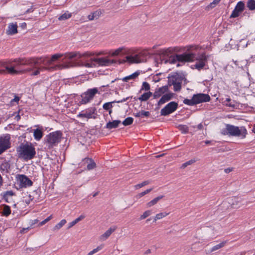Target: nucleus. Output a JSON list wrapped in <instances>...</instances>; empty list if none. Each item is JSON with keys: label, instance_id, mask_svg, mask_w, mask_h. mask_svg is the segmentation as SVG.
I'll return each instance as SVG.
<instances>
[{"label": "nucleus", "instance_id": "1", "mask_svg": "<svg viewBox=\"0 0 255 255\" xmlns=\"http://www.w3.org/2000/svg\"><path fill=\"white\" fill-rule=\"evenodd\" d=\"M64 55L65 53H57L52 55L50 59H48L46 57L37 58L36 59H30L32 62H31V63L29 65L30 66L29 68H31L32 69V71L34 70L33 72L30 73V75H38L41 72H43L45 70L52 71L58 68H68L74 66L73 63L68 62L62 65H56L55 67H48L53 62L56 61L62 56H64Z\"/></svg>", "mask_w": 255, "mask_h": 255}, {"label": "nucleus", "instance_id": "2", "mask_svg": "<svg viewBox=\"0 0 255 255\" xmlns=\"http://www.w3.org/2000/svg\"><path fill=\"white\" fill-rule=\"evenodd\" d=\"M32 61L28 59H15L14 60H3L0 61V74L8 73L17 75L32 71L31 68L22 70L16 69L19 66H29Z\"/></svg>", "mask_w": 255, "mask_h": 255}, {"label": "nucleus", "instance_id": "3", "mask_svg": "<svg viewBox=\"0 0 255 255\" xmlns=\"http://www.w3.org/2000/svg\"><path fill=\"white\" fill-rule=\"evenodd\" d=\"M208 56L205 53L196 54L195 53H185L182 54H177L175 56H171L166 61L170 63H175L176 61L181 62H189L195 60L197 61L194 65L196 69L200 70L205 66V63L207 62Z\"/></svg>", "mask_w": 255, "mask_h": 255}, {"label": "nucleus", "instance_id": "4", "mask_svg": "<svg viewBox=\"0 0 255 255\" xmlns=\"http://www.w3.org/2000/svg\"><path fill=\"white\" fill-rule=\"evenodd\" d=\"M18 157L25 161L32 159L36 154L35 148L31 144L21 143L17 148Z\"/></svg>", "mask_w": 255, "mask_h": 255}, {"label": "nucleus", "instance_id": "5", "mask_svg": "<svg viewBox=\"0 0 255 255\" xmlns=\"http://www.w3.org/2000/svg\"><path fill=\"white\" fill-rule=\"evenodd\" d=\"M210 100V97L208 94L200 93L194 95L190 100L184 99L183 103L189 106H193L201 103L209 102Z\"/></svg>", "mask_w": 255, "mask_h": 255}, {"label": "nucleus", "instance_id": "6", "mask_svg": "<svg viewBox=\"0 0 255 255\" xmlns=\"http://www.w3.org/2000/svg\"><path fill=\"white\" fill-rule=\"evenodd\" d=\"M62 132L60 131H56L50 133L46 136V143L49 148L56 146L61 141L62 138Z\"/></svg>", "mask_w": 255, "mask_h": 255}, {"label": "nucleus", "instance_id": "7", "mask_svg": "<svg viewBox=\"0 0 255 255\" xmlns=\"http://www.w3.org/2000/svg\"><path fill=\"white\" fill-rule=\"evenodd\" d=\"M145 59V52H140L136 54L132 53L127 55L124 61L129 64H137L144 62Z\"/></svg>", "mask_w": 255, "mask_h": 255}, {"label": "nucleus", "instance_id": "8", "mask_svg": "<svg viewBox=\"0 0 255 255\" xmlns=\"http://www.w3.org/2000/svg\"><path fill=\"white\" fill-rule=\"evenodd\" d=\"M227 127L229 135L242 136L243 138H245L247 134V129L244 127L239 128L238 127L227 124Z\"/></svg>", "mask_w": 255, "mask_h": 255}, {"label": "nucleus", "instance_id": "9", "mask_svg": "<svg viewBox=\"0 0 255 255\" xmlns=\"http://www.w3.org/2000/svg\"><path fill=\"white\" fill-rule=\"evenodd\" d=\"M93 55H95V53L90 51H86L83 53H81L79 51H72L65 53L64 55V59H67L68 60H72L73 59H78L83 57H89Z\"/></svg>", "mask_w": 255, "mask_h": 255}, {"label": "nucleus", "instance_id": "10", "mask_svg": "<svg viewBox=\"0 0 255 255\" xmlns=\"http://www.w3.org/2000/svg\"><path fill=\"white\" fill-rule=\"evenodd\" d=\"M98 93V90L96 88L88 89L81 95L82 98L80 101L81 104H86L90 102Z\"/></svg>", "mask_w": 255, "mask_h": 255}, {"label": "nucleus", "instance_id": "11", "mask_svg": "<svg viewBox=\"0 0 255 255\" xmlns=\"http://www.w3.org/2000/svg\"><path fill=\"white\" fill-rule=\"evenodd\" d=\"M182 77L178 74L172 75L169 78V83L173 86L175 91H179L181 88Z\"/></svg>", "mask_w": 255, "mask_h": 255}, {"label": "nucleus", "instance_id": "12", "mask_svg": "<svg viewBox=\"0 0 255 255\" xmlns=\"http://www.w3.org/2000/svg\"><path fill=\"white\" fill-rule=\"evenodd\" d=\"M15 178L17 183L21 188L30 187L32 185V181L25 175L17 174Z\"/></svg>", "mask_w": 255, "mask_h": 255}, {"label": "nucleus", "instance_id": "13", "mask_svg": "<svg viewBox=\"0 0 255 255\" xmlns=\"http://www.w3.org/2000/svg\"><path fill=\"white\" fill-rule=\"evenodd\" d=\"M178 103L175 102H171L161 110V116H166L173 113L178 108Z\"/></svg>", "mask_w": 255, "mask_h": 255}, {"label": "nucleus", "instance_id": "14", "mask_svg": "<svg viewBox=\"0 0 255 255\" xmlns=\"http://www.w3.org/2000/svg\"><path fill=\"white\" fill-rule=\"evenodd\" d=\"M10 136L8 135L0 137V154L10 147Z\"/></svg>", "mask_w": 255, "mask_h": 255}, {"label": "nucleus", "instance_id": "15", "mask_svg": "<svg viewBox=\"0 0 255 255\" xmlns=\"http://www.w3.org/2000/svg\"><path fill=\"white\" fill-rule=\"evenodd\" d=\"M92 60L94 61L97 65H98L101 66H107L116 63V61L114 60L104 57L92 58Z\"/></svg>", "mask_w": 255, "mask_h": 255}, {"label": "nucleus", "instance_id": "16", "mask_svg": "<svg viewBox=\"0 0 255 255\" xmlns=\"http://www.w3.org/2000/svg\"><path fill=\"white\" fill-rule=\"evenodd\" d=\"M245 4L243 2L239 1L237 4L235 9L233 11L230 17L235 18L239 16L240 14L244 10Z\"/></svg>", "mask_w": 255, "mask_h": 255}, {"label": "nucleus", "instance_id": "17", "mask_svg": "<svg viewBox=\"0 0 255 255\" xmlns=\"http://www.w3.org/2000/svg\"><path fill=\"white\" fill-rule=\"evenodd\" d=\"M96 109L95 108H91L87 109L86 111H83L77 115L78 118H85L87 119L95 118V117L93 116V115L95 114Z\"/></svg>", "mask_w": 255, "mask_h": 255}, {"label": "nucleus", "instance_id": "18", "mask_svg": "<svg viewBox=\"0 0 255 255\" xmlns=\"http://www.w3.org/2000/svg\"><path fill=\"white\" fill-rule=\"evenodd\" d=\"M116 229L117 227L116 226L110 227L106 232L100 236L99 240L102 242L106 241Z\"/></svg>", "mask_w": 255, "mask_h": 255}, {"label": "nucleus", "instance_id": "19", "mask_svg": "<svg viewBox=\"0 0 255 255\" xmlns=\"http://www.w3.org/2000/svg\"><path fill=\"white\" fill-rule=\"evenodd\" d=\"M168 90V86H164L155 90L153 96L154 99L159 98L162 95L166 92Z\"/></svg>", "mask_w": 255, "mask_h": 255}, {"label": "nucleus", "instance_id": "20", "mask_svg": "<svg viewBox=\"0 0 255 255\" xmlns=\"http://www.w3.org/2000/svg\"><path fill=\"white\" fill-rule=\"evenodd\" d=\"M17 33V25L16 23H10L8 24L6 33L7 35H13Z\"/></svg>", "mask_w": 255, "mask_h": 255}, {"label": "nucleus", "instance_id": "21", "mask_svg": "<svg viewBox=\"0 0 255 255\" xmlns=\"http://www.w3.org/2000/svg\"><path fill=\"white\" fill-rule=\"evenodd\" d=\"M140 72L139 71H136L132 74L124 77L121 80L123 82H128L129 81L135 80L140 75Z\"/></svg>", "mask_w": 255, "mask_h": 255}, {"label": "nucleus", "instance_id": "22", "mask_svg": "<svg viewBox=\"0 0 255 255\" xmlns=\"http://www.w3.org/2000/svg\"><path fill=\"white\" fill-rule=\"evenodd\" d=\"M128 51L129 50L128 49V48H127L126 47H121L113 51L111 53V55L112 56H116L120 55L121 53H129V52H128Z\"/></svg>", "mask_w": 255, "mask_h": 255}, {"label": "nucleus", "instance_id": "23", "mask_svg": "<svg viewBox=\"0 0 255 255\" xmlns=\"http://www.w3.org/2000/svg\"><path fill=\"white\" fill-rule=\"evenodd\" d=\"M173 97V94L168 93L163 95L158 102L159 106L161 105L170 100Z\"/></svg>", "mask_w": 255, "mask_h": 255}, {"label": "nucleus", "instance_id": "24", "mask_svg": "<svg viewBox=\"0 0 255 255\" xmlns=\"http://www.w3.org/2000/svg\"><path fill=\"white\" fill-rule=\"evenodd\" d=\"M121 123V122L120 120H115L113 122H109L107 124L106 128L109 129L115 128H117Z\"/></svg>", "mask_w": 255, "mask_h": 255}, {"label": "nucleus", "instance_id": "25", "mask_svg": "<svg viewBox=\"0 0 255 255\" xmlns=\"http://www.w3.org/2000/svg\"><path fill=\"white\" fill-rule=\"evenodd\" d=\"M164 197V195H160V196H158L156 197H155V198H154L153 199H152V200H151L150 201L148 202V203H146V206L147 208H150L153 206H154L155 205H156L157 202L160 201L161 199H162Z\"/></svg>", "mask_w": 255, "mask_h": 255}, {"label": "nucleus", "instance_id": "26", "mask_svg": "<svg viewBox=\"0 0 255 255\" xmlns=\"http://www.w3.org/2000/svg\"><path fill=\"white\" fill-rule=\"evenodd\" d=\"M127 100V98L124 99L123 100H122L121 101H113L111 102L106 103L103 105V108L104 110L107 111V110H110L112 108L113 103H119L120 102H125Z\"/></svg>", "mask_w": 255, "mask_h": 255}, {"label": "nucleus", "instance_id": "27", "mask_svg": "<svg viewBox=\"0 0 255 255\" xmlns=\"http://www.w3.org/2000/svg\"><path fill=\"white\" fill-rule=\"evenodd\" d=\"M84 162L88 164L87 166V169L88 170H92L96 167V163L92 159L90 158H85Z\"/></svg>", "mask_w": 255, "mask_h": 255}, {"label": "nucleus", "instance_id": "28", "mask_svg": "<svg viewBox=\"0 0 255 255\" xmlns=\"http://www.w3.org/2000/svg\"><path fill=\"white\" fill-rule=\"evenodd\" d=\"M102 14V12L100 10H97L95 11L92 13H91L90 14H89L88 16V19L89 20H93L95 19H98L100 15Z\"/></svg>", "mask_w": 255, "mask_h": 255}, {"label": "nucleus", "instance_id": "29", "mask_svg": "<svg viewBox=\"0 0 255 255\" xmlns=\"http://www.w3.org/2000/svg\"><path fill=\"white\" fill-rule=\"evenodd\" d=\"M43 132L41 129L36 128L33 130L34 139L37 141L40 140L43 136Z\"/></svg>", "mask_w": 255, "mask_h": 255}, {"label": "nucleus", "instance_id": "30", "mask_svg": "<svg viewBox=\"0 0 255 255\" xmlns=\"http://www.w3.org/2000/svg\"><path fill=\"white\" fill-rule=\"evenodd\" d=\"M81 66L86 68H94L97 67V64L94 61L92 60V58L90 60V62H84L80 64Z\"/></svg>", "mask_w": 255, "mask_h": 255}, {"label": "nucleus", "instance_id": "31", "mask_svg": "<svg viewBox=\"0 0 255 255\" xmlns=\"http://www.w3.org/2000/svg\"><path fill=\"white\" fill-rule=\"evenodd\" d=\"M169 214V213H166V212H161V213H158V214H156V215L154 216V217L153 218V222L155 223L157 220H160V219L165 217L166 216L168 215Z\"/></svg>", "mask_w": 255, "mask_h": 255}, {"label": "nucleus", "instance_id": "32", "mask_svg": "<svg viewBox=\"0 0 255 255\" xmlns=\"http://www.w3.org/2000/svg\"><path fill=\"white\" fill-rule=\"evenodd\" d=\"M85 218V216L83 215H80L78 218H76L74 221L69 223L68 229H70L74 226L75 224L78 223L79 221L82 220Z\"/></svg>", "mask_w": 255, "mask_h": 255}, {"label": "nucleus", "instance_id": "33", "mask_svg": "<svg viewBox=\"0 0 255 255\" xmlns=\"http://www.w3.org/2000/svg\"><path fill=\"white\" fill-rule=\"evenodd\" d=\"M232 200L231 205L233 208H238L240 207L241 200L238 198H234Z\"/></svg>", "mask_w": 255, "mask_h": 255}, {"label": "nucleus", "instance_id": "34", "mask_svg": "<svg viewBox=\"0 0 255 255\" xmlns=\"http://www.w3.org/2000/svg\"><path fill=\"white\" fill-rule=\"evenodd\" d=\"M226 242H222L220 244L216 246H214L211 249H210V250L209 251V253H211L221 249V248L223 247L226 245Z\"/></svg>", "mask_w": 255, "mask_h": 255}, {"label": "nucleus", "instance_id": "35", "mask_svg": "<svg viewBox=\"0 0 255 255\" xmlns=\"http://www.w3.org/2000/svg\"><path fill=\"white\" fill-rule=\"evenodd\" d=\"M173 52V49L172 48H168L166 49H163L160 50V54L161 55L165 56H169Z\"/></svg>", "mask_w": 255, "mask_h": 255}, {"label": "nucleus", "instance_id": "36", "mask_svg": "<svg viewBox=\"0 0 255 255\" xmlns=\"http://www.w3.org/2000/svg\"><path fill=\"white\" fill-rule=\"evenodd\" d=\"M152 95V93L151 92H148L143 93L138 99L141 101H146Z\"/></svg>", "mask_w": 255, "mask_h": 255}, {"label": "nucleus", "instance_id": "37", "mask_svg": "<svg viewBox=\"0 0 255 255\" xmlns=\"http://www.w3.org/2000/svg\"><path fill=\"white\" fill-rule=\"evenodd\" d=\"M152 212L151 210H147L145 211L139 217V220H142L150 216L152 214Z\"/></svg>", "mask_w": 255, "mask_h": 255}, {"label": "nucleus", "instance_id": "38", "mask_svg": "<svg viewBox=\"0 0 255 255\" xmlns=\"http://www.w3.org/2000/svg\"><path fill=\"white\" fill-rule=\"evenodd\" d=\"M66 220L65 219L62 220L59 223L56 224L53 228V231H58L61 229L66 223Z\"/></svg>", "mask_w": 255, "mask_h": 255}, {"label": "nucleus", "instance_id": "39", "mask_svg": "<svg viewBox=\"0 0 255 255\" xmlns=\"http://www.w3.org/2000/svg\"><path fill=\"white\" fill-rule=\"evenodd\" d=\"M150 116V113L148 111H141L134 114V116L136 117H140L144 116L145 117H148Z\"/></svg>", "mask_w": 255, "mask_h": 255}, {"label": "nucleus", "instance_id": "40", "mask_svg": "<svg viewBox=\"0 0 255 255\" xmlns=\"http://www.w3.org/2000/svg\"><path fill=\"white\" fill-rule=\"evenodd\" d=\"M221 0H214L213 2H211L207 7L206 9L209 10L215 7Z\"/></svg>", "mask_w": 255, "mask_h": 255}, {"label": "nucleus", "instance_id": "41", "mask_svg": "<svg viewBox=\"0 0 255 255\" xmlns=\"http://www.w3.org/2000/svg\"><path fill=\"white\" fill-rule=\"evenodd\" d=\"M247 7L251 10L255 9V0H249L247 2Z\"/></svg>", "mask_w": 255, "mask_h": 255}, {"label": "nucleus", "instance_id": "42", "mask_svg": "<svg viewBox=\"0 0 255 255\" xmlns=\"http://www.w3.org/2000/svg\"><path fill=\"white\" fill-rule=\"evenodd\" d=\"M133 122V119L131 117H128L127 118H126L123 122V124L125 126H129V125H130L132 124Z\"/></svg>", "mask_w": 255, "mask_h": 255}, {"label": "nucleus", "instance_id": "43", "mask_svg": "<svg viewBox=\"0 0 255 255\" xmlns=\"http://www.w3.org/2000/svg\"><path fill=\"white\" fill-rule=\"evenodd\" d=\"M177 128L183 133H186L188 131V128L186 125H180Z\"/></svg>", "mask_w": 255, "mask_h": 255}, {"label": "nucleus", "instance_id": "44", "mask_svg": "<svg viewBox=\"0 0 255 255\" xmlns=\"http://www.w3.org/2000/svg\"><path fill=\"white\" fill-rule=\"evenodd\" d=\"M71 17V13H68V12H65V13H63V14H62L61 15H60L58 19L59 20H66L67 19L70 18Z\"/></svg>", "mask_w": 255, "mask_h": 255}, {"label": "nucleus", "instance_id": "45", "mask_svg": "<svg viewBox=\"0 0 255 255\" xmlns=\"http://www.w3.org/2000/svg\"><path fill=\"white\" fill-rule=\"evenodd\" d=\"M103 248V245H100L98 247H97L96 248L93 249L92 251H91L88 255H93V254H96L98 253L99 251L102 250Z\"/></svg>", "mask_w": 255, "mask_h": 255}, {"label": "nucleus", "instance_id": "46", "mask_svg": "<svg viewBox=\"0 0 255 255\" xmlns=\"http://www.w3.org/2000/svg\"><path fill=\"white\" fill-rule=\"evenodd\" d=\"M11 213V210L9 206H5L3 207L2 214L5 216H8Z\"/></svg>", "mask_w": 255, "mask_h": 255}, {"label": "nucleus", "instance_id": "47", "mask_svg": "<svg viewBox=\"0 0 255 255\" xmlns=\"http://www.w3.org/2000/svg\"><path fill=\"white\" fill-rule=\"evenodd\" d=\"M152 188H150V189H147V190H145L144 191L136 195V197L137 198H140L143 197V196H144L145 195L149 193L150 192H151L152 191Z\"/></svg>", "mask_w": 255, "mask_h": 255}, {"label": "nucleus", "instance_id": "48", "mask_svg": "<svg viewBox=\"0 0 255 255\" xmlns=\"http://www.w3.org/2000/svg\"><path fill=\"white\" fill-rule=\"evenodd\" d=\"M149 183H150V182L149 181H144L140 184H138L135 185L134 187L136 189H138L141 188L146 185H148Z\"/></svg>", "mask_w": 255, "mask_h": 255}, {"label": "nucleus", "instance_id": "49", "mask_svg": "<svg viewBox=\"0 0 255 255\" xmlns=\"http://www.w3.org/2000/svg\"><path fill=\"white\" fill-rule=\"evenodd\" d=\"M195 162V160H194V159L190 160L185 162L184 163H183L182 165L181 168L184 169V168H186L187 166L192 164Z\"/></svg>", "mask_w": 255, "mask_h": 255}, {"label": "nucleus", "instance_id": "50", "mask_svg": "<svg viewBox=\"0 0 255 255\" xmlns=\"http://www.w3.org/2000/svg\"><path fill=\"white\" fill-rule=\"evenodd\" d=\"M145 90V91H148L150 90V85L147 82H143L142 83L141 90Z\"/></svg>", "mask_w": 255, "mask_h": 255}, {"label": "nucleus", "instance_id": "51", "mask_svg": "<svg viewBox=\"0 0 255 255\" xmlns=\"http://www.w3.org/2000/svg\"><path fill=\"white\" fill-rule=\"evenodd\" d=\"M227 106H229L232 108H236L238 106V103L236 101H233V102H230L229 103L225 104Z\"/></svg>", "mask_w": 255, "mask_h": 255}, {"label": "nucleus", "instance_id": "52", "mask_svg": "<svg viewBox=\"0 0 255 255\" xmlns=\"http://www.w3.org/2000/svg\"><path fill=\"white\" fill-rule=\"evenodd\" d=\"M52 218V215L49 216L46 219H45L43 221L39 223V226H42V225H44L45 223H46L47 222L49 221Z\"/></svg>", "mask_w": 255, "mask_h": 255}, {"label": "nucleus", "instance_id": "53", "mask_svg": "<svg viewBox=\"0 0 255 255\" xmlns=\"http://www.w3.org/2000/svg\"><path fill=\"white\" fill-rule=\"evenodd\" d=\"M221 133L223 134V135H229V132H228V130H227V125L226 126V128H223L221 130Z\"/></svg>", "mask_w": 255, "mask_h": 255}, {"label": "nucleus", "instance_id": "54", "mask_svg": "<svg viewBox=\"0 0 255 255\" xmlns=\"http://www.w3.org/2000/svg\"><path fill=\"white\" fill-rule=\"evenodd\" d=\"M31 197H32L31 195H29V198L28 199H25V202L27 204H29L30 203V201L32 200L33 198H32Z\"/></svg>", "mask_w": 255, "mask_h": 255}, {"label": "nucleus", "instance_id": "55", "mask_svg": "<svg viewBox=\"0 0 255 255\" xmlns=\"http://www.w3.org/2000/svg\"><path fill=\"white\" fill-rule=\"evenodd\" d=\"M19 101V98L18 96H15L14 98L11 100V103L13 102H18Z\"/></svg>", "mask_w": 255, "mask_h": 255}, {"label": "nucleus", "instance_id": "56", "mask_svg": "<svg viewBox=\"0 0 255 255\" xmlns=\"http://www.w3.org/2000/svg\"><path fill=\"white\" fill-rule=\"evenodd\" d=\"M5 195L9 196H12L13 195V193L12 191H8L6 192Z\"/></svg>", "mask_w": 255, "mask_h": 255}, {"label": "nucleus", "instance_id": "57", "mask_svg": "<svg viewBox=\"0 0 255 255\" xmlns=\"http://www.w3.org/2000/svg\"><path fill=\"white\" fill-rule=\"evenodd\" d=\"M198 47L197 46H190L188 47V50H190L191 48H193L194 49H197Z\"/></svg>", "mask_w": 255, "mask_h": 255}, {"label": "nucleus", "instance_id": "58", "mask_svg": "<svg viewBox=\"0 0 255 255\" xmlns=\"http://www.w3.org/2000/svg\"><path fill=\"white\" fill-rule=\"evenodd\" d=\"M203 128V126L202 124H200L199 125H198L197 126V128L199 129H202Z\"/></svg>", "mask_w": 255, "mask_h": 255}, {"label": "nucleus", "instance_id": "59", "mask_svg": "<svg viewBox=\"0 0 255 255\" xmlns=\"http://www.w3.org/2000/svg\"><path fill=\"white\" fill-rule=\"evenodd\" d=\"M29 229V228H23L22 230L20 231L21 233H24L25 231L28 230Z\"/></svg>", "mask_w": 255, "mask_h": 255}, {"label": "nucleus", "instance_id": "60", "mask_svg": "<svg viewBox=\"0 0 255 255\" xmlns=\"http://www.w3.org/2000/svg\"><path fill=\"white\" fill-rule=\"evenodd\" d=\"M104 54V53L103 52H100L99 53H95V55L97 56L101 55Z\"/></svg>", "mask_w": 255, "mask_h": 255}, {"label": "nucleus", "instance_id": "61", "mask_svg": "<svg viewBox=\"0 0 255 255\" xmlns=\"http://www.w3.org/2000/svg\"><path fill=\"white\" fill-rule=\"evenodd\" d=\"M232 170L230 168H227L225 170V172L227 173H229L230 171H231Z\"/></svg>", "mask_w": 255, "mask_h": 255}, {"label": "nucleus", "instance_id": "62", "mask_svg": "<svg viewBox=\"0 0 255 255\" xmlns=\"http://www.w3.org/2000/svg\"><path fill=\"white\" fill-rule=\"evenodd\" d=\"M231 101V100L230 98H227L226 99V101H225V102H227L226 103H229V102H230Z\"/></svg>", "mask_w": 255, "mask_h": 255}, {"label": "nucleus", "instance_id": "63", "mask_svg": "<svg viewBox=\"0 0 255 255\" xmlns=\"http://www.w3.org/2000/svg\"><path fill=\"white\" fill-rule=\"evenodd\" d=\"M151 250H149V249L146 250V251L145 253V254H151Z\"/></svg>", "mask_w": 255, "mask_h": 255}, {"label": "nucleus", "instance_id": "64", "mask_svg": "<svg viewBox=\"0 0 255 255\" xmlns=\"http://www.w3.org/2000/svg\"><path fill=\"white\" fill-rule=\"evenodd\" d=\"M109 111V115H111L112 113V110L111 109L108 110Z\"/></svg>", "mask_w": 255, "mask_h": 255}]
</instances>
